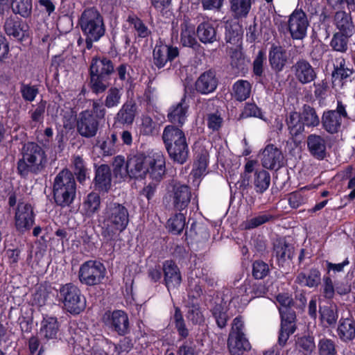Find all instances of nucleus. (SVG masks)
<instances>
[{"instance_id": "nucleus-1", "label": "nucleus", "mask_w": 355, "mask_h": 355, "mask_svg": "<svg viewBox=\"0 0 355 355\" xmlns=\"http://www.w3.org/2000/svg\"><path fill=\"white\" fill-rule=\"evenodd\" d=\"M101 235L106 241L114 240L129 223V212L124 205L110 202L103 211Z\"/></svg>"}, {"instance_id": "nucleus-2", "label": "nucleus", "mask_w": 355, "mask_h": 355, "mask_svg": "<svg viewBox=\"0 0 355 355\" xmlns=\"http://www.w3.org/2000/svg\"><path fill=\"white\" fill-rule=\"evenodd\" d=\"M21 158L17 162V171L21 176L37 174L45 167L47 157L44 149L35 142H27L21 148Z\"/></svg>"}, {"instance_id": "nucleus-3", "label": "nucleus", "mask_w": 355, "mask_h": 355, "mask_svg": "<svg viewBox=\"0 0 355 355\" xmlns=\"http://www.w3.org/2000/svg\"><path fill=\"white\" fill-rule=\"evenodd\" d=\"M79 24L83 34L86 36V46L92 47V43L97 42L105 34L103 19L95 8L86 9L81 15Z\"/></svg>"}, {"instance_id": "nucleus-4", "label": "nucleus", "mask_w": 355, "mask_h": 355, "mask_svg": "<svg viewBox=\"0 0 355 355\" xmlns=\"http://www.w3.org/2000/svg\"><path fill=\"white\" fill-rule=\"evenodd\" d=\"M53 191L55 202L58 206L64 207L73 202L76 184L73 174L69 170H62L56 175Z\"/></svg>"}, {"instance_id": "nucleus-5", "label": "nucleus", "mask_w": 355, "mask_h": 355, "mask_svg": "<svg viewBox=\"0 0 355 355\" xmlns=\"http://www.w3.org/2000/svg\"><path fill=\"white\" fill-rule=\"evenodd\" d=\"M58 297L63 307L73 314L80 313L86 306L85 299L81 295L80 291L72 284L62 285L60 288Z\"/></svg>"}, {"instance_id": "nucleus-6", "label": "nucleus", "mask_w": 355, "mask_h": 355, "mask_svg": "<svg viewBox=\"0 0 355 355\" xmlns=\"http://www.w3.org/2000/svg\"><path fill=\"white\" fill-rule=\"evenodd\" d=\"M244 323L241 317L234 319L227 339V348L231 355H241L250 349V343L243 332Z\"/></svg>"}, {"instance_id": "nucleus-7", "label": "nucleus", "mask_w": 355, "mask_h": 355, "mask_svg": "<svg viewBox=\"0 0 355 355\" xmlns=\"http://www.w3.org/2000/svg\"><path fill=\"white\" fill-rule=\"evenodd\" d=\"M106 274L105 266L96 260L84 262L79 268L80 282L87 286H96L102 282Z\"/></svg>"}, {"instance_id": "nucleus-8", "label": "nucleus", "mask_w": 355, "mask_h": 355, "mask_svg": "<svg viewBox=\"0 0 355 355\" xmlns=\"http://www.w3.org/2000/svg\"><path fill=\"white\" fill-rule=\"evenodd\" d=\"M347 116L345 107L338 102L336 110H329L323 113L322 116V124L323 128L330 134L338 132L341 128L343 119Z\"/></svg>"}, {"instance_id": "nucleus-9", "label": "nucleus", "mask_w": 355, "mask_h": 355, "mask_svg": "<svg viewBox=\"0 0 355 355\" xmlns=\"http://www.w3.org/2000/svg\"><path fill=\"white\" fill-rule=\"evenodd\" d=\"M309 21L306 13L302 10H295L288 21V31L293 40L304 39L307 33Z\"/></svg>"}, {"instance_id": "nucleus-10", "label": "nucleus", "mask_w": 355, "mask_h": 355, "mask_svg": "<svg viewBox=\"0 0 355 355\" xmlns=\"http://www.w3.org/2000/svg\"><path fill=\"white\" fill-rule=\"evenodd\" d=\"M76 127L78 133L82 137L92 138L97 134L99 121L93 115L92 111L86 110L79 113Z\"/></svg>"}, {"instance_id": "nucleus-11", "label": "nucleus", "mask_w": 355, "mask_h": 355, "mask_svg": "<svg viewBox=\"0 0 355 355\" xmlns=\"http://www.w3.org/2000/svg\"><path fill=\"white\" fill-rule=\"evenodd\" d=\"M15 222L16 229L20 232L31 229L34 223V212L30 204L21 202L17 205Z\"/></svg>"}, {"instance_id": "nucleus-12", "label": "nucleus", "mask_w": 355, "mask_h": 355, "mask_svg": "<svg viewBox=\"0 0 355 355\" xmlns=\"http://www.w3.org/2000/svg\"><path fill=\"white\" fill-rule=\"evenodd\" d=\"M174 207L178 210L185 209L191 201V192L190 188L180 182H174L168 191Z\"/></svg>"}, {"instance_id": "nucleus-13", "label": "nucleus", "mask_w": 355, "mask_h": 355, "mask_svg": "<svg viewBox=\"0 0 355 355\" xmlns=\"http://www.w3.org/2000/svg\"><path fill=\"white\" fill-rule=\"evenodd\" d=\"M147 178L159 182L162 179L166 171L165 157L162 153H153L146 158Z\"/></svg>"}, {"instance_id": "nucleus-14", "label": "nucleus", "mask_w": 355, "mask_h": 355, "mask_svg": "<svg viewBox=\"0 0 355 355\" xmlns=\"http://www.w3.org/2000/svg\"><path fill=\"white\" fill-rule=\"evenodd\" d=\"M103 321L119 335H125L128 331L129 320L127 314L121 310L107 312L103 315Z\"/></svg>"}, {"instance_id": "nucleus-15", "label": "nucleus", "mask_w": 355, "mask_h": 355, "mask_svg": "<svg viewBox=\"0 0 355 355\" xmlns=\"http://www.w3.org/2000/svg\"><path fill=\"white\" fill-rule=\"evenodd\" d=\"M179 55L177 47L166 44H157L153 50L154 64L158 67H164L168 61H172Z\"/></svg>"}, {"instance_id": "nucleus-16", "label": "nucleus", "mask_w": 355, "mask_h": 355, "mask_svg": "<svg viewBox=\"0 0 355 355\" xmlns=\"http://www.w3.org/2000/svg\"><path fill=\"white\" fill-rule=\"evenodd\" d=\"M282 151L274 145H268L262 152L261 162L264 168L278 169L283 164Z\"/></svg>"}, {"instance_id": "nucleus-17", "label": "nucleus", "mask_w": 355, "mask_h": 355, "mask_svg": "<svg viewBox=\"0 0 355 355\" xmlns=\"http://www.w3.org/2000/svg\"><path fill=\"white\" fill-rule=\"evenodd\" d=\"M162 139L166 150L187 143L184 132L174 125H166L164 128Z\"/></svg>"}, {"instance_id": "nucleus-18", "label": "nucleus", "mask_w": 355, "mask_h": 355, "mask_svg": "<svg viewBox=\"0 0 355 355\" xmlns=\"http://www.w3.org/2000/svg\"><path fill=\"white\" fill-rule=\"evenodd\" d=\"M164 280L168 291L177 288L182 282V276L178 266L168 260L163 263Z\"/></svg>"}, {"instance_id": "nucleus-19", "label": "nucleus", "mask_w": 355, "mask_h": 355, "mask_svg": "<svg viewBox=\"0 0 355 355\" xmlns=\"http://www.w3.org/2000/svg\"><path fill=\"white\" fill-rule=\"evenodd\" d=\"M295 78L302 84H308L316 78V73L310 63L305 60H300L292 67Z\"/></svg>"}, {"instance_id": "nucleus-20", "label": "nucleus", "mask_w": 355, "mask_h": 355, "mask_svg": "<svg viewBox=\"0 0 355 355\" xmlns=\"http://www.w3.org/2000/svg\"><path fill=\"white\" fill-rule=\"evenodd\" d=\"M218 80L212 70L202 73L195 83L196 90L202 94H209L217 88Z\"/></svg>"}, {"instance_id": "nucleus-21", "label": "nucleus", "mask_w": 355, "mask_h": 355, "mask_svg": "<svg viewBox=\"0 0 355 355\" xmlns=\"http://www.w3.org/2000/svg\"><path fill=\"white\" fill-rule=\"evenodd\" d=\"M147 157L134 155L127 161L128 176L131 178L143 179L147 178Z\"/></svg>"}, {"instance_id": "nucleus-22", "label": "nucleus", "mask_w": 355, "mask_h": 355, "mask_svg": "<svg viewBox=\"0 0 355 355\" xmlns=\"http://www.w3.org/2000/svg\"><path fill=\"white\" fill-rule=\"evenodd\" d=\"M3 28L6 33L17 39L26 35L28 26L16 16H10L5 20Z\"/></svg>"}, {"instance_id": "nucleus-23", "label": "nucleus", "mask_w": 355, "mask_h": 355, "mask_svg": "<svg viewBox=\"0 0 355 355\" xmlns=\"http://www.w3.org/2000/svg\"><path fill=\"white\" fill-rule=\"evenodd\" d=\"M307 148L310 153L318 159H323L326 155L327 141L321 135L311 134L308 136Z\"/></svg>"}, {"instance_id": "nucleus-24", "label": "nucleus", "mask_w": 355, "mask_h": 355, "mask_svg": "<svg viewBox=\"0 0 355 355\" xmlns=\"http://www.w3.org/2000/svg\"><path fill=\"white\" fill-rule=\"evenodd\" d=\"M59 323L55 317H44L41 322L40 335L42 338L46 340H53L57 338L59 331Z\"/></svg>"}, {"instance_id": "nucleus-25", "label": "nucleus", "mask_w": 355, "mask_h": 355, "mask_svg": "<svg viewBox=\"0 0 355 355\" xmlns=\"http://www.w3.org/2000/svg\"><path fill=\"white\" fill-rule=\"evenodd\" d=\"M286 50L280 46L272 45L269 51V62L271 67L276 71H281L287 62Z\"/></svg>"}, {"instance_id": "nucleus-26", "label": "nucleus", "mask_w": 355, "mask_h": 355, "mask_svg": "<svg viewBox=\"0 0 355 355\" xmlns=\"http://www.w3.org/2000/svg\"><path fill=\"white\" fill-rule=\"evenodd\" d=\"M334 24L340 33L352 36L354 33V26L351 15L345 11H338L334 16Z\"/></svg>"}, {"instance_id": "nucleus-27", "label": "nucleus", "mask_w": 355, "mask_h": 355, "mask_svg": "<svg viewBox=\"0 0 355 355\" xmlns=\"http://www.w3.org/2000/svg\"><path fill=\"white\" fill-rule=\"evenodd\" d=\"M114 71L113 64L107 58H94L90 66V75H96L100 77H106Z\"/></svg>"}, {"instance_id": "nucleus-28", "label": "nucleus", "mask_w": 355, "mask_h": 355, "mask_svg": "<svg viewBox=\"0 0 355 355\" xmlns=\"http://www.w3.org/2000/svg\"><path fill=\"white\" fill-rule=\"evenodd\" d=\"M111 186V172L107 165L100 166L96 173L95 187L102 191H107Z\"/></svg>"}, {"instance_id": "nucleus-29", "label": "nucleus", "mask_w": 355, "mask_h": 355, "mask_svg": "<svg viewBox=\"0 0 355 355\" xmlns=\"http://www.w3.org/2000/svg\"><path fill=\"white\" fill-rule=\"evenodd\" d=\"M180 42L184 46L195 48L198 42L195 37V26L187 20L181 24Z\"/></svg>"}, {"instance_id": "nucleus-30", "label": "nucleus", "mask_w": 355, "mask_h": 355, "mask_svg": "<svg viewBox=\"0 0 355 355\" xmlns=\"http://www.w3.org/2000/svg\"><path fill=\"white\" fill-rule=\"evenodd\" d=\"M252 7L251 0H230V10L234 19L245 18Z\"/></svg>"}, {"instance_id": "nucleus-31", "label": "nucleus", "mask_w": 355, "mask_h": 355, "mask_svg": "<svg viewBox=\"0 0 355 355\" xmlns=\"http://www.w3.org/2000/svg\"><path fill=\"white\" fill-rule=\"evenodd\" d=\"M286 123L289 133L293 137L299 135L304 130V125L301 114L296 111L290 112L286 115Z\"/></svg>"}, {"instance_id": "nucleus-32", "label": "nucleus", "mask_w": 355, "mask_h": 355, "mask_svg": "<svg viewBox=\"0 0 355 355\" xmlns=\"http://www.w3.org/2000/svg\"><path fill=\"white\" fill-rule=\"evenodd\" d=\"M187 108L184 101L182 100L181 102L170 109L168 114V120L174 124L182 125L187 118Z\"/></svg>"}, {"instance_id": "nucleus-33", "label": "nucleus", "mask_w": 355, "mask_h": 355, "mask_svg": "<svg viewBox=\"0 0 355 355\" xmlns=\"http://www.w3.org/2000/svg\"><path fill=\"white\" fill-rule=\"evenodd\" d=\"M322 324L324 327L334 325L338 318V308L336 304H329L320 308Z\"/></svg>"}, {"instance_id": "nucleus-34", "label": "nucleus", "mask_w": 355, "mask_h": 355, "mask_svg": "<svg viewBox=\"0 0 355 355\" xmlns=\"http://www.w3.org/2000/svg\"><path fill=\"white\" fill-rule=\"evenodd\" d=\"M274 252L279 266H284L292 257V247L283 239L276 241Z\"/></svg>"}, {"instance_id": "nucleus-35", "label": "nucleus", "mask_w": 355, "mask_h": 355, "mask_svg": "<svg viewBox=\"0 0 355 355\" xmlns=\"http://www.w3.org/2000/svg\"><path fill=\"white\" fill-rule=\"evenodd\" d=\"M320 272L317 269H311L309 273H300L295 279V282L302 286H308L310 288L317 286L320 282Z\"/></svg>"}, {"instance_id": "nucleus-36", "label": "nucleus", "mask_w": 355, "mask_h": 355, "mask_svg": "<svg viewBox=\"0 0 355 355\" xmlns=\"http://www.w3.org/2000/svg\"><path fill=\"white\" fill-rule=\"evenodd\" d=\"M339 338L344 342L353 340L355 338V323L349 318L340 320L338 327Z\"/></svg>"}, {"instance_id": "nucleus-37", "label": "nucleus", "mask_w": 355, "mask_h": 355, "mask_svg": "<svg viewBox=\"0 0 355 355\" xmlns=\"http://www.w3.org/2000/svg\"><path fill=\"white\" fill-rule=\"evenodd\" d=\"M199 40L203 43H213L216 40V32L214 26L209 22L200 24L197 29Z\"/></svg>"}, {"instance_id": "nucleus-38", "label": "nucleus", "mask_w": 355, "mask_h": 355, "mask_svg": "<svg viewBox=\"0 0 355 355\" xmlns=\"http://www.w3.org/2000/svg\"><path fill=\"white\" fill-rule=\"evenodd\" d=\"M127 21L130 26L134 30L135 34L139 37H148L151 31L146 24L137 15H130L128 17Z\"/></svg>"}, {"instance_id": "nucleus-39", "label": "nucleus", "mask_w": 355, "mask_h": 355, "mask_svg": "<svg viewBox=\"0 0 355 355\" xmlns=\"http://www.w3.org/2000/svg\"><path fill=\"white\" fill-rule=\"evenodd\" d=\"M253 184L257 193H263L270 184V175L266 171L257 170L254 174Z\"/></svg>"}, {"instance_id": "nucleus-40", "label": "nucleus", "mask_w": 355, "mask_h": 355, "mask_svg": "<svg viewBox=\"0 0 355 355\" xmlns=\"http://www.w3.org/2000/svg\"><path fill=\"white\" fill-rule=\"evenodd\" d=\"M251 87V84L248 81L237 80L232 87L234 98L239 101L246 100L250 95Z\"/></svg>"}, {"instance_id": "nucleus-41", "label": "nucleus", "mask_w": 355, "mask_h": 355, "mask_svg": "<svg viewBox=\"0 0 355 355\" xmlns=\"http://www.w3.org/2000/svg\"><path fill=\"white\" fill-rule=\"evenodd\" d=\"M166 150L170 158L173 162L180 164L185 163L189 157V150L187 143Z\"/></svg>"}, {"instance_id": "nucleus-42", "label": "nucleus", "mask_w": 355, "mask_h": 355, "mask_svg": "<svg viewBox=\"0 0 355 355\" xmlns=\"http://www.w3.org/2000/svg\"><path fill=\"white\" fill-rule=\"evenodd\" d=\"M304 126L316 127L320 123V118L315 110L309 105H304L300 113Z\"/></svg>"}, {"instance_id": "nucleus-43", "label": "nucleus", "mask_w": 355, "mask_h": 355, "mask_svg": "<svg viewBox=\"0 0 355 355\" xmlns=\"http://www.w3.org/2000/svg\"><path fill=\"white\" fill-rule=\"evenodd\" d=\"M275 219V216L268 212H261L259 215L246 220L242 224L245 230L257 227L267 222Z\"/></svg>"}, {"instance_id": "nucleus-44", "label": "nucleus", "mask_w": 355, "mask_h": 355, "mask_svg": "<svg viewBox=\"0 0 355 355\" xmlns=\"http://www.w3.org/2000/svg\"><path fill=\"white\" fill-rule=\"evenodd\" d=\"M353 73V70L345 64V60L343 57L337 58L334 63V71L332 73L335 79L343 80L349 78Z\"/></svg>"}, {"instance_id": "nucleus-45", "label": "nucleus", "mask_w": 355, "mask_h": 355, "mask_svg": "<svg viewBox=\"0 0 355 355\" xmlns=\"http://www.w3.org/2000/svg\"><path fill=\"white\" fill-rule=\"evenodd\" d=\"M123 92L121 89L116 87H111L108 89L106 94L104 105L108 109L116 107L119 106L121 103V99Z\"/></svg>"}, {"instance_id": "nucleus-46", "label": "nucleus", "mask_w": 355, "mask_h": 355, "mask_svg": "<svg viewBox=\"0 0 355 355\" xmlns=\"http://www.w3.org/2000/svg\"><path fill=\"white\" fill-rule=\"evenodd\" d=\"M250 280H245L243 284L237 288L234 292L232 300L246 304L250 301Z\"/></svg>"}, {"instance_id": "nucleus-47", "label": "nucleus", "mask_w": 355, "mask_h": 355, "mask_svg": "<svg viewBox=\"0 0 355 355\" xmlns=\"http://www.w3.org/2000/svg\"><path fill=\"white\" fill-rule=\"evenodd\" d=\"M12 9L15 13L23 17H27L31 12L32 1L31 0H12Z\"/></svg>"}, {"instance_id": "nucleus-48", "label": "nucleus", "mask_w": 355, "mask_h": 355, "mask_svg": "<svg viewBox=\"0 0 355 355\" xmlns=\"http://www.w3.org/2000/svg\"><path fill=\"white\" fill-rule=\"evenodd\" d=\"M135 116L134 105L125 104L116 114L117 120L122 123H132Z\"/></svg>"}, {"instance_id": "nucleus-49", "label": "nucleus", "mask_w": 355, "mask_h": 355, "mask_svg": "<svg viewBox=\"0 0 355 355\" xmlns=\"http://www.w3.org/2000/svg\"><path fill=\"white\" fill-rule=\"evenodd\" d=\"M101 204V199L98 194L91 193L83 202V209L88 215H92L98 210Z\"/></svg>"}, {"instance_id": "nucleus-50", "label": "nucleus", "mask_w": 355, "mask_h": 355, "mask_svg": "<svg viewBox=\"0 0 355 355\" xmlns=\"http://www.w3.org/2000/svg\"><path fill=\"white\" fill-rule=\"evenodd\" d=\"M185 220L184 215L181 213L170 218L168 220L169 230L175 234H180L185 227Z\"/></svg>"}, {"instance_id": "nucleus-51", "label": "nucleus", "mask_w": 355, "mask_h": 355, "mask_svg": "<svg viewBox=\"0 0 355 355\" xmlns=\"http://www.w3.org/2000/svg\"><path fill=\"white\" fill-rule=\"evenodd\" d=\"M318 348L320 355H337L335 342L331 339L327 338L320 339L318 342Z\"/></svg>"}, {"instance_id": "nucleus-52", "label": "nucleus", "mask_w": 355, "mask_h": 355, "mask_svg": "<svg viewBox=\"0 0 355 355\" xmlns=\"http://www.w3.org/2000/svg\"><path fill=\"white\" fill-rule=\"evenodd\" d=\"M349 37L340 33H335L330 43L331 46L335 51L345 52L347 49V39Z\"/></svg>"}, {"instance_id": "nucleus-53", "label": "nucleus", "mask_w": 355, "mask_h": 355, "mask_svg": "<svg viewBox=\"0 0 355 355\" xmlns=\"http://www.w3.org/2000/svg\"><path fill=\"white\" fill-rule=\"evenodd\" d=\"M297 347L305 355L310 354L315 347L314 339L311 336H302L296 341Z\"/></svg>"}, {"instance_id": "nucleus-54", "label": "nucleus", "mask_w": 355, "mask_h": 355, "mask_svg": "<svg viewBox=\"0 0 355 355\" xmlns=\"http://www.w3.org/2000/svg\"><path fill=\"white\" fill-rule=\"evenodd\" d=\"M241 33L237 28H234L232 25L225 26V40L227 43L240 46L241 42Z\"/></svg>"}, {"instance_id": "nucleus-55", "label": "nucleus", "mask_w": 355, "mask_h": 355, "mask_svg": "<svg viewBox=\"0 0 355 355\" xmlns=\"http://www.w3.org/2000/svg\"><path fill=\"white\" fill-rule=\"evenodd\" d=\"M74 173L80 183H83L87 178V171L85 167L83 159L79 156L73 157Z\"/></svg>"}, {"instance_id": "nucleus-56", "label": "nucleus", "mask_w": 355, "mask_h": 355, "mask_svg": "<svg viewBox=\"0 0 355 355\" xmlns=\"http://www.w3.org/2000/svg\"><path fill=\"white\" fill-rule=\"evenodd\" d=\"M194 149L196 153L195 162L208 164L209 152L207 146L203 142L198 141L195 144Z\"/></svg>"}, {"instance_id": "nucleus-57", "label": "nucleus", "mask_w": 355, "mask_h": 355, "mask_svg": "<svg viewBox=\"0 0 355 355\" xmlns=\"http://www.w3.org/2000/svg\"><path fill=\"white\" fill-rule=\"evenodd\" d=\"M269 272V267L262 261H256L252 265V275L257 279L264 278Z\"/></svg>"}, {"instance_id": "nucleus-58", "label": "nucleus", "mask_w": 355, "mask_h": 355, "mask_svg": "<svg viewBox=\"0 0 355 355\" xmlns=\"http://www.w3.org/2000/svg\"><path fill=\"white\" fill-rule=\"evenodd\" d=\"M213 315L218 327L223 328L226 326L228 315L221 305H216L213 309Z\"/></svg>"}, {"instance_id": "nucleus-59", "label": "nucleus", "mask_w": 355, "mask_h": 355, "mask_svg": "<svg viewBox=\"0 0 355 355\" xmlns=\"http://www.w3.org/2000/svg\"><path fill=\"white\" fill-rule=\"evenodd\" d=\"M113 167L114 173L116 177L119 176L121 178H123L126 176H128L127 163L125 164V160L123 157L121 156L116 157L113 162Z\"/></svg>"}, {"instance_id": "nucleus-60", "label": "nucleus", "mask_w": 355, "mask_h": 355, "mask_svg": "<svg viewBox=\"0 0 355 355\" xmlns=\"http://www.w3.org/2000/svg\"><path fill=\"white\" fill-rule=\"evenodd\" d=\"M174 321L175 328L179 335L182 338H186L189 335V331L186 327L182 315L179 309L176 308L174 314Z\"/></svg>"}, {"instance_id": "nucleus-61", "label": "nucleus", "mask_w": 355, "mask_h": 355, "mask_svg": "<svg viewBox=\"0 0 355 355\" xmlns=\"http://www.w3.org/2000/svg\"><path fill=\"white\" fill-rule=\"evenodd\" d=\"M155 123L150 116H144L139 125V132L143 135H151L155 131Z\"/></svg>"}, {"instance_id": "nucleus-62", "label": "nucleus", "mask_w": 355, "mask_h": 355, "mask_svg": "<svg viewBox=\"0 0 355 355\" xmlns=\"http://www.w3.org/2000/svg\"><path fill=\"white\" fill-rule=\"evenodd\" d=\"M223 123V119L221 114L217 111L207 115V125L213 131L218 130Z\"/></svg>"}, {"instance_id": "nucleus-63", "label": "nucleus", "mask_w": 355, "mask_h": 355, "mask_svg": "<svg viewBox=\"0 0 355 355\" xmlns=\"http://www.w3.org/2000/svg\"><path fill=\"white\" fill-rule=\"evenodd\" d=\"M20 92L25 101L32 102L35 100L38 94V89L35 86L22 85Z\"/></svg>"}, {"instance_id": "nucleus-64", "label": "nucleus", "mask_w": 355, "mask_h": 355, "mask_svg": "<svg viewBox=\"0 0 355 355\" xmlns=\"http://www.w3.org/2000/svg\"><path fill=\"white\" fill-rule=\"evenodd\" d=\"M105 78L96 75H91L92 88L96 94L102 93L106 89L107 85L104 82Z\"/></svg>"}]
</instances>
